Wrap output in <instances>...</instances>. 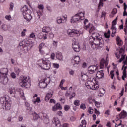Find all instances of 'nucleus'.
<instances>
[{
	"label": "nucleus",
	"mask_w": 127,
	"mask_h": 127,
	"mask_svg": "<svg viewBox=\"0 0 127 127\" xmlns=\"http://www.w3.org/2000/svg\"><path fill=\"white\" fill-rule=\"evenodd\" d=\"M19 45L20 46H22L23 48H24V47H25V40L21 41L19 43Z\"/></svg>",
	"instance_id": "nucleus-35"
},
{
	"label": "nucleus",
	"mask_w": 127,
	"mask_h": 127,
	"mask_svg": "<svg viewBox=\"0 0 127 127\" xmlns=\"http://www.w3.org/2000/svg\"><path fill=\"white\" fill-rule=\"evenodd\" d=\"M97 89H99V85L98 84H95V83H94V85L92 86V88H91V90H97Z\"/></svg>",
	"instance_id": "nucleus-34"
},
{
	"label": "nucleus",
	"mask_w": 127,
	"mask_h": 127,
	"mask_svg": "<svg viewBox=\"0 0 127 127\" xmlns=\"http://www.w3.org/2000/svg\"><path fill=\"white\" fill-rule=\"evenodd\" d=\"M66 21H67V16L66 15L62 17H58L57 18V22L58 23H59V24H60V23L66 22Z\"/></svg>",
	"instance_id": "nucleus-14"
},
{
	"label": "nucleus",
	"mask_w": 127,
	"mask_h": 127,
	"mask_svg": "<svg viewBox=\"0 0 127 127\" xmlns=\"http://www.w3.org/2000/svg\"><path fill=\"white\" fill-rule=\"evenodd\" d=\"M53 45L55 46V47H57L58 45V42L54 41L53 42Z\"/></svg>",
	"instance_id": "nucleus-55"
},
{
	"label": "nucleus",
	"mask_w": 127,
	"mask_h": 127,
	"mask_svg": "<svg viewBox=\"0 0 127 127\" xmlns=\"http://www.w3.org/2000/svg\"><path fill=\"white\" fill-rule=\"evenodd\" d=\"M127 116V112L125 111L124 110L119 114V118L120 119H125Z\"/></svg>",
	"instance_id": "nucleus-24"
},
{
	"label": "nucleus",
	"mask_w": 127,
	"mask_h": 127,
	"mask_svg": "<svg viewBox=\"0 0 127 127\" xmlns=\"http://www.w3.org/2000/svg\"><path fill=\"white\" fill-rule=\"evenodd\" d=\"M109 64V61L108 60H105L104 59H101L100 63V69H104L105 67H107Z\"/></svg>",
	"instance_id": "nucleus-10"
},
{
	"label": "nucleus",
	"mask_w": 127,
	"mask_h": 127,
	"mask_svg": "<svg viewBox=\"0 0 127 127\" xmlns=\"http://www.w3.org/2000/svg\"><path fill=\"white\" fill-rule=\"evenodd\" d=\"M118 12V9L115 8L112 10V14H116Z\"/></svg>",
	"instance_id": "nucleus-51"
},
{
	"label": "nucleus",
	"mask_w": 127,
	"mask_h": 127,
	"mask_svg": "<svg viewBox=\"0 0 127 127\" xmlns=\"http://www.w3.org/2000/svg\"><path fill=\"white\" fill-rule=\"evenodd\" d=\"M14 69L15 73H16V74L18 75L19 74V72H20V69H19V68H18V67H15Z\"/></svg>",
	"instance_id": "nucleus-37"
},
{
	"label": "nucleus",
	"mask_w": 127,
	"mask_h": 127,
	"mask_svg": "<svg viewBox=\"0 0 127 127\" xmlns=\"http://www.w3.org/2000/svg\"><path fill=\"white\" fill-rule=\"evenodd\" d=\"M45 46V43H41V44H40L38 47L39 50H42V49L43 48V47H44Z\"/></svg>",
	"instance_id": "nucleus-32"
},
{
	"label": "nucleus",
	"mask_w": 127,
	"mask_h": 127,
	"mask_svg": "<svg viewBox=\"0 0 127 127\" xmlns=\"http://www.w3.org/2000/svg\"><path fill=\"white\" fill-rule=\"evenodd\" d=\"M5 18H6V19H7V20H11V16H10V15H7L5 17Z\"/></svg>",
	"instance_id": "nucleus-63"
},
{
	"label": "nucleus",
	"mask_w": 127,
	"mask_h": 127,
	"mask_svg": "<svg viewBox=\"0 0 127 127\" xmlns=\"http://www.w3.org/2000/svg\"><path fill=\"white\" fill-rule=\"evenodd\" d=\"M88 101L89 104H93L95 102V99L93 98L92 96H90L88 98Z\"/></svg>",
	"instance_id": "nucleus-29"
},
{
	"label": "nucleus",
	"mask_w": 127,
	"mask_h": 127,
	"mask_svg": "<svg viewBox=\"0 0 127 127\" xmlns=\"http://www.w3.org/2000/svg\"><path fill=\"white\" fill-rule=\"evenodd\" d=\"M127 65L126 66H124V68L123 71V75L122 76V79L124 80V81H125V78H127Z\"/></svg>",
	"instance_id": "nucleus-23"
},
{
	"label": "nucleus",
	"mask_w": 127,
	"mask_h": 127,
	"mask_svg": "<svg viewBox=\"0 0 127 127\" xmlns=\"http://www.w3.org/2000/svg\"><path fill=\"white\" fill-rule=\"evenodd\" d=\"M56 106L57 107V109H58V110H61L62 109V106L60 103H57L56 104Z\"/></svg>",
	"instance_id": "nucleus-40"
},
{
	"label": "nucleus",
	"mask_w": 127,
	"mask_h": 127,
	"mask_svg": "<svg viewBox=\"0 0 127 127\" xmlns=\"http://www.w3.org/2000/svg\"><path fill=\"white\" fill-rule=\"evenodd\" d=\"M44 122L46 123H49V117H48V116H46L44 119Z\"/></svg>",
	"instance_id": "nucleus-54"
},
{
	"label": "nucleus",
	"mask_w": 127,
	"mask_h": 127,
	"mask_svg": "<svg viewBox=\"0 0 127 127\" xmlns=\"http://www.w3.org/2000/svg\"><path fill=\"white\" fill-rule=\"evenodd\" d=\"M58 108H57V107L56 106V104L52 107V111L53 112H56V111H58Z\"/></svg>",
	"instance_id": "nucleus-43"
},
{
	"label": "nucleus",
	"mask_w": 127,
	"mask_h": 127,
	"mask_svg": "<svg viewBox=\"0 0 127 127\" xmlns=\"http://www.w3.org/2000/svg\"><path fill=\"white\" fill-rule=\"evenodd\" d=\"M47 78H44L42 79L39 83V85L40 88H44L45 87H47V82L46 81Z\"/></svg>",
	"instance_id": "nucleus-15"
},
{
	"label": "nucleus",
	"mask_w": 127,
	"mask_h": 127,
	"mask_svg": "<svg viewBox=\"0 0 127 127\" xmlns=\"http://www.w3.org/2000/svg\"><path fill=\"white\" fill-rule=\"evenodd\" d=\"M81 61V59L79 56H73L71 60V63L73 67H77Z\"/></svg>",
	"instance_id": "nucleus-9"
},
{
	"label": "nucleus",
	"mask_w": 127,
	"mask_h": 127,
	"mask_svg": "<svg viewBox=\"0 0 127 127\" xmlns=\"http://www.w3.org/2000/svg\"><path fill=\"white\" fill-rule=\"evenodd\" d=\"M57 115H58V116H59L60 117H61V116L63 115V113H62V111H60L57 113Z\"/></svg>",
	"instance_id": "nucleus-64"
},
{
	"label": "nucleus",
	"mask_w": 127,
	"mask_h": 127,
	"mask_svg": "<svg viewBox=\"0 0 127 127\" xmlns=\"http://www.w3.org/2000/svg\"><path fill=\"white\" fill-rule=\"evenodd\" d=\"M0 101L1 104L5 106L6 111H9L10 110L12 102L10 101V99L7 95L1 97L0 99Z\"/></svg>",
	"instance_id": "nucleus-2"
},
{
	"label": "nucleus",
	"mask_w": 127,
	"mask_h": 127,
	"mask_svg": "<svg viewBox=\"0 0 127 127\" xmlns=\"http://www.w3.org/2000/svg\"><path fill=\"white\" fill-rule=\"evenodd\" d=\"M67 32L68 35L70 36V37H73V36L77 34V31L75 30H68Z\"/></svg>",
	"instance_id": "nucleus-17"
},
{
	"label": "nucleus",
	"mask_w": 127,
	"mask_h": 127,
	"mask_svg": "<svg viewBox=\"0 0 127 127\" xmlns=\"http://www.w3.org/2000/svg\"><path fill=\"white\" fill-rule=\"evenodd\" d=\"M112 32L113 33H116L117 32V28H116L115 25H112Z\"/></svg>",
	"instance_id": "nucleus-36"
},
{
	"label": "nucleus",
	"mask_w": 127,
	"mask_h": 127,
	"mask_svg": "<svg viewBox=\"0 0 127 127\" xmlns=\"http://www.w3.org/2000/svg\"><path fill=\"white\" fill-rule=\"evenodd\" d=\"M55 56H56V55L54 53H52V54L51 55V59H52V60H54L55 58Z\"/></svg>",
	"instance_id": "nucleus-58"
},
{
	"label": "nucleus",
	"mask_w": 127,
	"mask_h": 127,
	"mask_svg": "<svg viewBox=\"0 0 127 127\" xmlns=\"http://www.w3.org/2000/svg\"><path fill=\"white\" fill-rule=\"evenodd\" d=\"M69 109H70V106L69 105H66L64 106V110L66 112H67Z\"/></svg>",
	"instance_id": "nucleus-45"
},
{
	"label": "nucleus",
	"mask_w": 127,
	"mask_h": 127,
	"mask_svg": "<svg viewBox=\"0 0 127 127\" xmlns=\"http://www.w3.org/2000/svg\"><path fill=\"white\" fill-rule=\"evenodd\" d=\"M116 39L117 45H118V46H122L123 42V40L121 39V38H120L119 36H117Z\"/></svg>",
	"instance_id": "nucleus-21"
},
{
	"label": "nucleus",
	"mask_w": 127,
	"mask_h": 127,
	"mask_svg": "<svg viewBox=\"0 0 127 127\" xmlns=\"http://www.w3.org/2000/svg\"><path fill=\"white\" fill-rule=\"evenodd\" d=\"M53 66L56 69H58L59 68V64H58L57 63H54L53 64Z\"/></svg>",
	"instance_id": "nucleus-53"
},
{
	"label": "nucleus",
	"mask_w": 127,
	"mask_h": 127,
	"mask_svg": "<svg viewBox=\"0 0 127 127\" xmlns=\"http://www.w3.org/2000/svg\"><path fill=\"white\" fill-rule=\"evenodd\" d=\"M38 37L39 39H42L43 38V35H42V33H40L38 34Z\"/></svg>",
	"instance_id": "nucleus-56"
},
{
	"label": "nucleus",
	"mask_w": 127,
	"mask_h": 127,
	"mask_svg": "<svg viewBox=\"0 0 127 127\" xmlns=\"http://www.w3.org/2000/svg\"><path fill=\"white\" fill-rule=\"evenodd\" d=\"M22 14L24 18L26 19L28 22H29L32 19V16H31V10L27 8V6L25 5L21 9Z\"/></svg>",
	"instance_id": "nucleus-4"
},
{
	"label": "nucleus",
	"mask_w": 127,
	"mask_h": 127,
	"mask_svg": "<svg viewBox=\"0 0 127 127\" xmlns=\"http://www.w3.org/2000/svg\"><path fill=\"white\" fill-rule=\"evenodd\" d=\"M96 75L97 78H98V79H102V78L104 77V71H98Z\"/></svg>",
	"instance_id": "nucleus-20"
},
{
	"label": "nucleus",
	"mask_w": 127,
	"mask_h": 127,
	"mask_svg": "<svg viewBox=\"0 0 127 127\" xmlns=\"http://www.w3.org/2000/svg\"><path fill=\"white\" fill-rule=\"evenodd\" d=\"M10 76L13 79H15V78H16V75L14 72H11Z\"/></svg>",
	"instance_id": "nucleus-52"
},
{
	"label": "nucleus",
	"mask_w": 127,
	"mask_h": 127,
	"mask_svg": "<svg viewBox=\"0 0 127 127\" xmlns=\"http://www.w3.org/2000/svg\"><path fill=\"white\" fill-rule=\"evenodd\" d=\"M20 96H21V97L22 98H23V97H24V93H23V90H20V92H19Z\"/></svg>",
	"instance_id": "nucleus-48"
},
{
	"label": "nucleus",
	"mask_w": 127,
	"mask_h": 127,
	"mask_svg": "<svg viewBox=\"0 0 127 127\" xmlns=\"http://www.w3.org/2000/svg\"><path fill=\"white\" fill-rule=\"evenodd\" d=\"M85 86H86L87 89L92 90V88L93 87V86H94V82L91 81H87L85 83Z\"/></svg>",
	"instance_id": "nucleus-19"
},
{
	"label": "nucleus",
	"mask_w": 127,
	"mask_h": 127,
	"mask_svg": "<svg viewBox=\"0 0 127 127\" xmlns=\"http://www.w3.org/2000/svg\"><path fill=\"white\" fill-rule=\"evenodd\" d=\"M21 78H22V79H20L19 81V85L22 88H24V87L27 86V82L29 81V77L22 76Z\"/></svg>",
	"instance_id": "nucleus-8"
},
{
	"label": "nucleus",
	"mask_w": 127,
	"mask_h": 127,
	"mask_svg": "<svg viewBox=\"0 0 127 127\" xmlns=\"http://www.w3.org/2000/svg\"><path fill=\"white\" fill-rule=\"evenodd\" d=\"M58 108H57V107L56 106V104L52 107V111L53 112H56V111H58Z\"/></svg>",
	"instance_id": "nucleus-42"
},
{
	"label": "nucleus",
	"mask_w": 127,
	"mask_h": 127,
	"mask_svg": "<svg viewBox=\"0 0 127 127\" xmlns=\"http://www.w3.org/2000/svg\"><path fill=\"white\" fill-rule=\"evenodd\" d=\"M111 35V32L110 31H108L107 33H105L104 34V36L106 38H110V36Z\"/></svg>",
	"instance_id": "nucleus-33"
},
{
	"label": "nucleus",
	"mask_w": 127,
	"mask_h": 127,
	"mask_svg": "<svg viewBox=\"0 0 127 127\" xmlns=\"http://www.w3.org/2000/svg\"><path fill=\"white\" fill-rule=\"evenodd\" d=\"M88 112L89 114H92L94 113V110H93V108L92 107H89L88 110Z\"/></svg>",
	"instance_id": "nucleus-41"
},
{
	"label": "nucleus",
	"mask_w": 127,
	"mask_h": 127,
	"mask_svg": "<svg viewBox=\"0 0 127 127\" xmlns=\"http://www.w3.org/2000/svg\"><path fill=\"white\" fill-rule=\"evenodd\" d=\"M15 89L14 88H11L10 89V94H15Z\"/></svg>",
	"instance_id": "nucleus-39"
},
{
	"label": "nucleus",
	"mask_w": 127,
	"mask_h": 127,
	"mask_svg": "<svg viewBox=\"0 0 127 127\" xmlns=\"http://www.w3.org/2000/svg\"><path fill=\"white\" fill-rule=\"evenodd\" d=\"M124 31L125 32L126 35H127V23H125Z\"/></svg>",
	"instance_id": "nucleus-50"
},
{
	"label": "nucleus",
	"mask_w": 127,
	"mask_h": 127,
	"mask_svg": "<svg viewBox=\"0 0 127 127\" xmlns=\"http://www.w3.org/2000/svg\"><path fill=\"white\" fill-rule=\"evenodd\" d=\"M72 49L75 52H80V50L81 49L80 48V46H79V43L77 42H74L72 43Z\"/></svg>",
	"instance_id": "nucleus-12"
},
{
	"label": "nucleus",
	"mask_w": 127,
	"mask_h": 127,
	"mask_svg": "<svg viewBox=\"0 0 127 127\" xmlns=\"http://www.w3.org/2000/svg\"><path fill=\"white\" fill-rule=\"evenodd\" d=\"M56 58L58 60H62L63 59V56H62V54L59 52L56 53Z\"/></svg>",
	"instance_id": "nucleus-25"
},
{
	"label": "nucleus",
	"mask_w": 127,
	"mask_h": 127,
	"mask_svg": "<svg viewBox=\"0 0 127 127\" xmlns=\"http://www.w3.org/2000/svg\"><path fill=\"white\" fill-rule=\"evenodd\" d=\"M8 69L6 68L0 69V82L6 84L8 82Z\"/></svg>",
	"instance_id": "nucleus-3"
},
{
	"label": "nucleus",
	"mask_w": 127,
	"mask_h": 127,
	"mask_svg": "<svg viewBox=\"0 0 127 127\" xmlns=\"http://www.w3.org/2000/svg\"><path fill=\"white\" fill-rule=\"evenodd\" d=\"M88 75L86 74L82 73L81 74V79L82 81H86V80H88Z\"/></svg>",
	"instance_id": "nucleus-26"
},
{
	"label": "nucleus",
	"mask_w": 127,
	"mask_h": 127,
	"mask_svg": "<svg viewBox=\"0 0 127 127\" xmlns=\"http://www.w3.org/2000/svg\"><path fill=\"white\" fill-rule=\"evenodd\" d=\"M53 123L55 124L56 127H61V123L58 118H54L53 120Z\"/></svg>",
	"instance_id": "nucleus-16"
},
{
	"label": "nucleus",
	"mask_w": 127,
	"mask_h": 127,
	"mask_svg": "<svg viewBox=\"0 0 127 127\" xmlns=\"http://www.w3.org/2000/svg\"><path fill=\"white\" fill-rule=\"evenodd\" d=\"M106 93V91L104 88H102L101 89L100 91V94H101V95H100V97H103L105 95V93Z\"/></svg>",
	"instance_id": "nucleus-31"
},
{
	"label": "nucleus",
	"mask_w": 127,
	"mask_h": 127,
	"mask_svg": "<svg viewBox=\"0 0 127 127\" xmlns=\"http://www.w3.org/2000/svg\"><path fill=\"white\" fill-rule=\"evenodd\" d=\"M40 117H39V115H38V114H37L36 113H34L33 114V119L34 120V121H37V120H38V119H39Z\"/></svg>",
	"instance_id": "nucleus-30"
},
{
	"label": "nucleus",
	"mask_w": 127,
	"mask_h": 127,
	"mask_svg": "<svg viewBox=\"0 0 127 127\" xmlns=\"http://www.w3.org/2000/svg\"><path fill=\"white\" fill-rule=\"evenodd\" d=\"M69 74L71 76H73L74 74H75V71L72 69H69Z\"/></svg>",
	"instance_id": "nucleus-44"
},
{
	"label": "nucleus",
	"mask_w": 127,
	"mask_h": 127,
	"mask_svg": "<svg viewBox=\"0 0 127 127\" xmlns=\"http://www.w3.org/2000/svg\"><path fill=\"white\" fill-rule=\"evenodd\" d=\"M80 109H82V110H86V105L85 104H81L80 106Z\"/></svg>",
	"instance_id": "nucleus-46"
},
{
	"label": "nucleus",
	"mask_w": 127,
	"mask_h": 127,
	"mask_svg": "<svg viewBox=\"0 0 127 127\" xmlns=\"http://www.w3.org/2000/svg\"><path fill=\"white\" fill-rule=\"evenodd\" d=\"M115 55L117 59H119V58H120V57H121V58L119 60L120 63H122L123 61H124V60H125V59H126V55H125V50H124V49L123 48L120 49L119 52L116 53Z\"/></svg>",
	"instance_id": "nucleus-7"
},
{
	"label": "nucleus",
	"mask_w": 127,
	"mask_h": 127,
	"mask_svg": "<svg viewBox=\"0 0 127 127\" xmlns=\"http://www.w3.org/2000/svg\"><path fill=\"white\" fill-rule=\"evenodd\" d=\"M38 8L39 10H43V9L44 8V6L42 4H40L38 5Z\"/></svg>",
	"instance_id": "nucleus-49"
},
{
	"label": "nucleus",
	"mask_w": 127,
	"mask_h": 127,
	"mask_svg": "<svg viewBox=\"0 0 127 127\" xmlns=\"http://www.w3.org/2000/svg\"><path fill=\"white\" fill-rule=\"evenodd\" d=\"M74 105L76 106H80V100H75L74 102Z\"/></svg>",
	"instance_id": "nucleus-38"
},
{
	"label": "nucleus",
	"mask_w": 127,
	"mask_h": 127,
	"mask_svg": "<svg viewBox=\"0 0 127 127\" xmlns=\"http://www.w3.org/2000/svg\"><path fill=\"white\" fill-rule=\"evenodd\" d=\"M85 12H81L75 14L71 19V23H74V22H77V21H79V20H83L85 19Z\"/></svg>",
	"instance_id": "nucleus-6"
},
{
	"label": "nucleus",
	"mask_w": 127,
	"mask_h": 127,
	"mask_svg": "<svg viewBox=\"0 0 127 127\" xmlns=\"http://www.w3.org/2000/svg\"><path fill=\"white\" fill-rule=\"evenodd\" d=\"M38 65L42 69H44V70H49L51 67V62L48 60H40L38 62Z\"/></svg>",
	"instance_id": "nucleus-5"
},
{
	"label": "nucleus",
	"mask_w": 127,
	"mask_h": 127,
	"mask_svg": "<svg viewBox=\"0 0 127 127\" xmlns=\"http://www.w3.org/2000/svg\"><path fill=\"white\" fill-rule=\"evenodd\" d=\"M25 40V47L26 46H28L29 45V41L27 40Z\"/></svg>",
	"instance_id": "nucleus-62"
},
{
	"label": "nucleus",
	"mask_w": 127,
	"mask_h": 127,
	"mask_svg": "<svg viewBox=\"0 0 127 127\" xmlns=\"http://www.w3.org/2000/svg\"><path fill=\"white\" fill-rule=\"evenodd\" d=\"M89 43L93 49L97 48H102L104 46L105 42L104 39L102 38V35L98 33H94L92 35L89 37Z\"/></svg>",
	"instance_id": "nucleus-1"
},
{
	"label": "nucleus",
	"mask_w": 127,
	"mask_h": 127,
	"mask_svg": "<svg viewBox=\"0 0 127 127\" xmlns=\"http://www.w3.org/2000/svg\"><path fill=\"white\" fill-rule=\"evenodd\" d=\"M110 75L111 79H114V77H115V74L114 73V70H111L110 71Z\"/></svg>",
	"instance_id": "nucleus-47"
},
{
	"label": "nucleus",
	"mask_w": 127,
	"mask_h": 127,
	"mask_svg": "<svg viewBox=\"0 0 127 127\" xmlns=\"http://www.w3.org/2000/svg\"><path fill=\"white\" fill-rule=\"evenodd\" d=\"M71 95V91H66L65 94V97H69Z\"/></svg>",
	"instance_id": "nucleus-60"
},
{
	"label": "nucleus",
	"mask_w": 127,
	"mask_h": 127,
	"mask_svg": "<svg viewBox=\"0 0 127 127\" xmlns=\"http://www.w3.org/2000/svg\"><path fill=\"white\" fill-rule=\"evenodd\" d=\"M42 32L48 34L50 31H51V28L49 26H45L42 28Z\"/></svg>",
	"instance_id": "nucleus-18"
},
{
	"label": "nucleus",
	"mask_w": 127,
	"mask_h": 127,
	"mask_svg": "<svg viewBox=\"0 0 127 127\" xmlns=\"http://www.w3.org/2000/svg\"><path fill=\"white\" fill-rule=\"evenodd\" d=\"M98 70V67L94 65H90L88 68V71L89 74H94Z\"/></svg>",
	"instance_id": "nucleus-13"
},
{
	"label": "nucleus",
	"mask_w": 127,
	"mask_h": 127,
	"mask_svg": "<svg viewBox=\"0 0 127 127\" xmlns=\"http://www.w3.org/2000/svg\"><path fill=\"white\" fill-rule=\"evenodd\" d=\"M40 103V98L37 97L36 99L33 100V104H34L35 105H37L38 104H39Z\"/></svg>",
	"instance_id": "nucleus-27"
},
{
	"label": "nucleus",
	"mask_w": 127,
	"mask_h": 127,
	"mask_svg": "<svg viewBox=\"0 0 127 127\" xmlns=\"http://www.w3.org/2000/svg\"><path fill=\"white\" fill-rule=\"evenodd\" d=\"M52 96H53V92L48 93L46 95L45 98L46 102H48L49 101V100H50V99H51V98H52Z\"/></svg>",
	"instance_id": "nucleus-22"
},
{
	"label": "nucleus",
	"mask_w": 127,
	"mask_h": 127,
	"mask_svg": "<svg viewBox=\"0 0 127 127\" xmlns=\"http://www.w3.org/2000/svg\"><path fill=\"white\" fill-rule=\"evenodd\" d=\"M30 38H32L33 39L35 38V34L34 33H31L30 34Z\"/></svg>",
	"instance_id": "nucleus-61"
},
{
	"label": "nucleus",
	"mask_w": 127,
	"mask_h": 127,
	"mask_svg": "<svg viewBox=\"0 0 127 127\" xmlns=\"http://www.w3.org/2000/svg\"><path fill=\"white\" fill-rule=\"evenodd\" d=\"M39 51L40 54H41V55H45V54H46L45 51H44V50H39Z\"/></svg>",
	"instance_id": "nucleus-59"
},
{
	"label": "nucleus",
	"mask_w": 127,
	"mask_h": 127,
	"mask_svg": "<svg viewBox=\"0 0 127 127\" xmlns=\"http://www.w3.org/2000/svg\"><path fill=\"white\" fill-rule=\"evenodd\" d=\"M39 18H40V16L43 15V10H38L36 11Z\"/></svg>",
	"instance_id": "nucleus-28"
},
{
	"label": "nucleus",
	"mask_w": 127,
	"mask_h": 127,
	"mask_svg": "<svg viewBox=\"0 0 127 127\" xmlns=\"http://www.w3.org/2000/svg\"><path fill=\"white\" fill-rule=\"evenodd\" d=\"M25 32H26V29H24L21 32V36H25Z\"/></svg>",
	"instance_id": "nucleus-57"
},
{
	"label": "nucleus",
	"mask_w": 127,
	"mask_h": 127,
	"mask_svg": "<svg viewBox=\"0 0 127 127\" xmlns=\"http://www.w3.org/2000/svg\"><path fill=\"white\" fill-rule=\"evenodd\" d=\"M84 28L86 30H88L89 33H92V32L95 30V27H94L93 24L91 23H89L88 25H85L84 26Z\"/></svg>",
	"instance_id": "nucleus-11"
}]
</instances>
